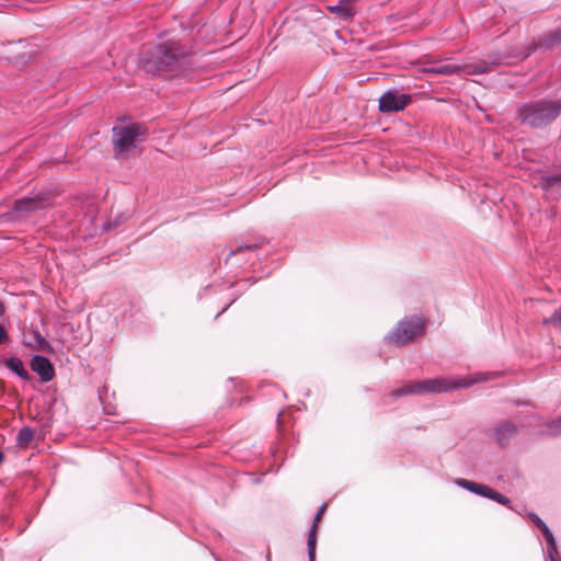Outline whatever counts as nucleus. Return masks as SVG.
<instances>
[{"label": "nucleus", "mask_w": 561, "mask_h": 561, "mask_svg": "<svg viewBox=\"0 0 561 561\" xmlns=\"http://www.w3.org/2000/svg\"><path fill=\"white\" fill-rule=\"evenodd\" d=\"M561 115V98H541L523 103L517 110L522 125L542 129L551 125Z\"/></svg>", "instance_id": "f03ea898"}, {"label": "nucleus", "mask_w": 561, "mask_h": 561, "mask_svg": "<svg viewBox=\"0 0 561 561\" xmlns=\"http://www.w3.org/2000/svg\"><path fill=\"white\" fill-rule=\"evenodd\" d=\"M5 312V306L4 304L0 300V317L3 316Z\"/></svg>", "instance_id": "cd10ccee"}, {"label": "nucleus", "mask_w": 561, "mask_h": 561, "mask_svg": "<svg viewBox=\"0 0 561 561\" xmlns=\"http://www.w3.org/2000/svg\"><path fill=\"white\" fill-rule=\"evenodd\" d=\"M559 183H561V173L557 175H547L542 179V188L549 190Z\"/></svg>", "instance_id": "412c9836"}, {"label": "nucleus", "mask_w": 561, "mask_h": 561, "mask_svg": "<svg viewBox=\"0 0 561 561\" xmlns=\"http://www.w3.org/2000/svg\"><path fill=\"white\" fill-rule=\"evenodd\" d=\"M471 383H472L471 381H467V380L450 381V380H447L444 378L426 379V380L414 381V382L408 383L401 388L392 390L389 393V397L399 398V397L410 396V394L443 393V392H448L454 389L467 388Z\"/></svg>", "instance_id": "7ed1b4c3"}, {"label": "nucleus", "mask_w": 561, "mask_h": 561, "mask_svg": "<svg viewBox=\"0 0 561 561\" xmlns=\"http://www.w3.org/2000/svg\"><path fill=\"white\" fill-rule=\"evenodd\" d=\"M35 432L30 426L22 427L16 436V444L20 447H27L34 439Z\"/></svg>", "instance_id": "dca6fc26"}, {"label": "nucleus", "mask_w": 561, "mask_h": 561, "mask_svg": "<svg viewBox=\"0 0 561 561\" xmlns=\"http://www.w3.org/2000/svg\"><path fill=\"white\" fill-rule=\"evenodd\" d=\"M113 135L114 150L116 154H122L136 147V142L145 135V128L140 124L116 126L113 128Z\"/></svg>", "instance_id": "423d86ee"}, {"label": "nucleus", "mask_w": 561, "mask_h": 561, "mask_svg": "<svg viewBox=\"0 0 561 561\" xmlns=\"http://www.w3.org/2000/svg\"><path fill=\"white\" fill-rule=\"evenodd\" d=\"M491 500H493L496 503H500L504 506H510V504H511V500L507 496L503 495L502 493H499L495 490L493 491Z\"/></svg>", "instance_id": "b1692460"}, {"label": "nucleus", "mask_w": 561, "mask_h": 561, "mask_svg": "<svg viewBox=\"0 0 561 561\" xmlns=\"http://www.w3.org/2000/svg\"><path fill=\"white\" fill-rule=\"evenodd\" d=\"M493 489L485 485V484H482V483H478V486L474 490V494L477 495H480V496H483V497H486V499H490L492 497V494H493Z\"/></svg>", "instance_id": "5701e85b"}, {"label": "nucleus", "mask_w": 561, "mask_h": 561, "mask_svg": "<svg viewBox=\"0 0 561 561\" xmlns=\"http://www.w3.org/2000/svg\"><path fill=\"white\" fill-rule=\"evenodd\" d=\"M55 193L51 191H42L33 196H25L18 198L13 203L12 210L14 213H34L51 207L55 198Z\"/></svg>", "instance_id": "0eeeda50"}, {"label": "nucleus", "mask_w": 561, "mask_h": 561, "mask_svg": "<svg viewBox=\"0 0 561 561\" xmlns=\"http://www.w3.org/2000/svg\"><path fill=\"white\" fill-rule=\"evenodd\" d=\"M8 340V332L5 331L4 327L0 324V344L7 342Z\"/></svg>", "instance_id": "a878e982"}, {"label": "nucleus", "mask_w": 561, "mask_h": 561, "mask_svg": "<svg viewBox=\"0 0 561 561\" xmlns=\"http://www.w3.org/2000/svg\"><path fill=\"white\" fill-rule=\"evenodd\" d=\"M496 60L489 64L488 61H479L477 64H467L459 65L454 62H428L426 67L423 68L424 73L432 75H443L450 76L460 72H465L467 75H481L491 70L493 65H497Z\"/></svg>", "instance_id": "39448f33"}, {"label": "nucleus", "mask_w": 561, "mask_h": 561, "mask_svg": "<svg viewBox=\"0 0 561 561\" xmlns=\"http://www.w3.org/2000/svg\"><path fill=\"white\" fill-rule=\"evenodd\" d=\"M455 483L462 488V489H466L472 493H474V490L478 486V483L477 482H473V481H470V480H467V479H462V478H458L455 480Z\"/></svg>", "instance_id": "4be33fe9"}, {"label": "nucleus", "mask_w": 561, "mask_h": 561, "mask_svg": "<svg viewBox=\"0 0 561 561\" xmlns=\"http://www.w3.org/2000/svg\"><path fill=\"white\" fill-rule=\"evenodd\" d=\"M561 46V27L543 34L537 42V47L541 49H554Z\"/></svg>", "instance_id": "9b49d317"}, {"label": "nucleus", "mask_w": 561, "mask_h": 561, "mask_svg": "<svg viewBox=\"0 0 561 561\" xmlns=\"http://www.w3.org/2000/svg\"><path fill=\"white\" fill-rule=\"evenodd\" d=\"M529 519L540 529L543 537L550 535L552 531L547 526V524L534 512L528 514Z\"/></svg>", "instance_id": "a211bd4d"}, {"label": "nucleus", "mask_w": 561, "mask_h": 561, "mask_svg": "<svg viewBox=\"0 0 561 561\" xmlns=\"http://www.w3.org/2000/svg\"><path fill=\"white\" fill-rule=\"evenodd\" d=\"M412 101L410 94H398L397 91H387L379 99V111L382 113L404 110Z\"/></svg>", "instance_id": "6e6552de"}, {"label": "nucleus", "mask_w": 561, "mask_h": 561, "mask_svg": "<svg viewBox=\"0 0 561 561\" xmlns=\"http://www.w3.org/2000/svg\"><path fill=\"white\" fill-rule=\"evenodd\" d=\"M328 10L343 21L353 18L354 11L348 0H340L337 4L328 5Z\"/></svg>", "instance_id": "ddd939ff"}, {"label": "nucleus", "mask_w": 561, "mask_h": 561, "mask_svg": "<svg viewBox=\"0 0 561 561\" xmlns=\"http://www.w3.org/2000/svg\"><path fill=\"white\" fill-rule=\"evenodd\" d=\"M550 561H557V558H553V559H549Z\"/></svg>", "instance_id": "2f4dec72"}, {"label": "nucleus", "mask_w": 561, "mask_h": 561, "mask_svg": "<svg viewBox=\"0 0 561 561\" xmlns=\"http://www.w3.org/2000/svg\"><path fill=\"white\" fill-rule=\"evenodd\" d=\"M35 339H36V342L39 344V346L43 350H45L46 347H49L48 342L46 341V339L41 333L36 332Z\"/></svg>", "instance_id": "393cba45"}, {"label": "nucleus", "mask_w": 561, "mask_h": 561, "mask_svg": "<svg viewBox=\"0 0 561 561\" xmlns=\"http://www.w3.org/2000/svg\"><path fill=\"white\" fill-rule=\"evenodd\" d=\"M517 431H518L517 425H515L514 423H512L510 421L500 423L494 428V435H495L496 443L502 447L507 446L510 444V442L512 440V438H514L515 435L517 434Z\"/></svg>", "instance_id": "9d476101"}, {"label": "nucleus", "mask_w": 561, "mask_h": 561, "mask_svg": "<svg viewBox=\"0 0 561 561\" xmlns=\"http://www.w3.org/2000/svg\"><path fill=\"white\" fill-rule=\"evenodd\" d=\"M539 436H560L561 435V415L554 420L545 423V430L538 432Z\"/></svg>", "instance_id": "2eb2a0df"}, {"label": "nucleus", "mask_w": 561, "mask_h": 561, "mask_svg": "<svg viewBox=\"0 0 561 561\" xmlns=\"http://www.w3.org/2000/svg\"><path fill=\"white\" fill-rule=\"evenodd\" d=\"M321 518H322V515L317 513L314 516V519H313V524L309 530L308 541H307L309 561H314V559H316L317 531H318V524L320 523Z\"/></svg>", "instance_id": "f8f14e48"}, {"label": "nucleus", "mask_w": 561, "mask_h": 561, "mask_svg": "<svg viewBox=\"0 0 561 561\" xmlns=\"http://www.w3.org/2000/svg\"><path fill=\"white\" fill-rule=\"evenodd\" d=\"M228 307H225L220 312L217 313L216 318H218L219 316H221L224 312H226Z\"/></svg>", "instance_id": "c85d7f7f"}, {"label": "nucleus", "mask_w": 561, "mask_h": 561, "mask_svg": "<svg viewBox=\"0 0 561 561\" xmlns=\"http://www.w3.org/2000/svg\"><path fill=\"white\" fill-rule=\"evenodd\" d=\"M5 366L12 373L18 375L23 380H31L32 377L28 371L25 369L23 362L19 357H9L5 359Z\"/></svg>", "instance_id": "4468645a"}, {"label": "nucleus", "mask_w": 561, "mask_h": 561, "mask_svg": "<svg viewBox=\"0 0 561 561\" xmlns=\"http://www.w3.org/2000/svg\"><path fill=\"white\" fill-rule=\"evenodd\" d=\"M545 539L547 541L548 558L549 559L556 558V556L558 554V549H557V542H556L553 534L551 533L550 535L546 536Z\"/></svg>", "instance_id": "aec40b11"}, {"label": "nucleus", "mask_w": 561, "mask_h": 561, "mask_svg": "<svg viewBox=\"0 0 561 561\" xmlns=\"http://www.w3.org/2000/svg\"><path fill=\"white\" fill-rule=\"evenodd\" d=\"M192 50L179 41H168L149 47L142 55L141 68L153 76L180 72L191 65Z\"/></svg>", "instance_id": "f257e3e1"}, {"label": "nucleus", "mask_w": 561, "mask_h": 561, "mask_svg": "<svg viewBox=\"0 0 561 561\" xmlns=\"http://www.w3.org/2000/svg\"><path fill=\"white\" fill-rule=\"evenodd\" d=\"M542 324L561 329V306L549 318L543 319Z\"/></svg>", "instance_id": "6ab92c4d"}, {"label": "nucleus", "mask_w": 561, "mask_h": 561, "mask_svg": "<svg viewBox=\"0 0 561 561\" xmlns=\"http://www.w3.org/2000/svg\"><path fill=\"white\" fill-rule=\"evenodd\" d=\"M426 320L423 317H407L398 322L392 332L386 336L388 344L403 346L425 332Z\"/></svg>", "instance_id": "20e7f679"}, {"label": "nucleus", "mask_w": 561, "mask_h": 561, "mask_svg": "<svg viewBox=\"0 0 561 561\" xmlns=\"http://www.w3.org/2000/svg\"><path fill=\"white\" fill-rule=\"evenodd\" d=\"M550 561H557V558H553V559H549Z\"/></svg>", "instance_id": "7c9ffc66"}, {"label": "nucleus", "mask_w": 561, "mask_h": 561, "mask_svg": "<svg viewBox=\"0 0 561 561\" xmlns=\"http://www.w3.org/2000/svg\"><path fill=\"white\" fill-rule=\"evenodd\" d=\"M3 459H4V455L2 451H0V465L3 462Z\"/></svg>", "instance_id": "c756f323"}, {"label": "nucleus", "mask_w": 561, "mask_h": 561, "mask_svg": "<svg viewBox=\"0 0 561 561\" xmlns=\"http://www.w3.org/2000/svg\"><path fill=\"white\" fill-rule=\"evenodd\" d=\"M260 247H261V243H257V242L238 245L230 251L226 261L228 262L229 257L240 254V253H244V252L254 253L260 249Z\"/></svg>", "instance_id": "f3484780"}, {"label": "nucleus", "mask_w": 561, "mask_h": 561, "mask_svg": "<svg viewBox=\"0 0 561 561\" xmlns=\"http://www.w3.org/2000/svg\"><path fill=\"white\" fill-rule=\"evenodd\" d=\"M31 369L36 373L43 382H48L55 377V368L50 360L43 356L35 354L30 362Z\"/></svg>", "instance_id": "1a4fd4ad"}, {"label": "nucleus", "mask_w": 561, "mask_h": 561, "mask_svg": "<svg viewBox=\"0 0 561 561\" xmlns=\"http://www.w3.org/2000/svg\"><path fill=\"white\" fill-rule=\"evenodd\" d=\"M325 510H327V504L324 503V504H322V505L320 506V508H319V511H318L317 513H319L320 515H323V514H324V512H325Z\"/></svg>", "instance_id": "bb28decb"}]
</instances>
